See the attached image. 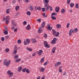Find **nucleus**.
<instances>
[{"instance_id": "nucleus-9", "label": "nucleus", "mask_w": 79, "mask_h": 79, "mask_svg": "<svg viewBox=\"0 0 79 79\" xmlns=\"http://www.w3.org/2000/svg\"><path fill=\"white\" fill-rule=\"evenodd\" d=\"M60 7L56 6L55 8V10L56 12H59V11L60 10Z\"/></svg>"}, {"instance_id": "nucleus-16", "label": "nucleus", "mask_w": 79, "mask_h": 79, "mask_svg": "<svg viewBox=\"0 0 79 79\" xmlns=\"http://www.w3.org/2000/svg\"><path fill=\"white\" fill-rule=\"evenodd\" d=\"M56 50V47H54L52 50V52L53 53H54L55 52Z\"/></svg>"}, {"instance_id": "nucleus-20", "label": "nucleus", "mask_w": 79, "mask_h": 79, "mask_svg": "<svg viewBox=\"0 0 79 79\" xmlns=\"http://www.w3.org/2000/svg\"><path fill=\"white\" fill-rule=\"evenodd\" d=\"M21 58H19V59H18L16 60H15V61L16 63H18V62H19V61H21Z\"/></svg>"}, {"instance_id": "nucleus-7", "label": "nucleus", "mask_w": 79, "mask_h": 79, "mask_svg": "<svg viewBox=\"0 0 79 79\" xmlns=\"http://www.w3.org/2000/svg\"><path fill=\"white\" fill-rule=\"evenodd\" d=\"M44 6L45 7H46V10H49V8L50 7V6L48 4L46 3L44 4Z\"/></svg>"}, {"instance_id": "nucleus-41", "label": "nucleus", "mask_w": 79, "mask_h": 79, "mask_svg": "<svg viewBox=\"0 0 79 79\" xmlns=\"http://www.w3.org/2000/svg\"><path fill=\"white\" fill-rule=\"evenodd\" d=\"M26 69H27L26 68H25L23 69L22 70L23 72H26Z\"/></svg>"}, {"instance_id": "nucleus-31", "label": "nucleus", "mask_w": 79, "mask_h": 79, "mask_svg": "<svg viewBox=\"0 0 79 79\" xmlns=\"http://www.w3.org/2000/svg\"><path fill=\"white\" fill-rule=\"evenodd\" d=\"M71 3V0H67V4L69 5Z\"/></svg>"}, {"instance_id": "nucleus-37", "label": "nucleus", "mask_w": 79, "mask_h": 79, "mask_svg": "<svg viewBox=\"0 0 79 79\" xmlns=\"http://www.w3.org/2000/svg\"><path fill=\"white\" fill-rule=\"evenodd\" d=\"M32 43H35L36 42V40L35 39H32Z\"/></svg>"}, {"instance_id": "nucleus-15", "label": "nucleus", "mask_w": 79, "mask_h": 79, "mask_svg": "<svg viewBox=\"0 0 79 79\" xmlns=\"http://www.w3.org/2000/svg\"><path fill=\"white\" fill-rule=\"evenodd\" d=\"M44 60H45V57H43L41 59L40 62L41 63H43L44 62Z\"/></svg>"}, {"instance_id": "nucleus-47", "label": "nucleus", "mask_w": 79, "mask_h": 79, "mask_svg": "<svg viewBox=\"0 0 79 79\" xmlns=\"http://www.w3.org/2000/svg\"><path fill=\"white\" fill-rule=\"evenodd\" d=\"M23 25H26V24H27V22H26V21H24L23 22Z\"/></svg>"}, {"instance_id": "nucleus-57", "label": "nucleus", "mask_w": 79, "mask_h": 79, "mask_svg": "<svg viewBox=\"0 0 79 79\" xmlns=\"http://www.w3.org/2000/svg\"><path fill=\"white\" fill-rule=\"evenodd\" d=\"M9 38V36L8 35H7L5 37V38L7 39H8Z\"/></svg>"}, {"instance_id": "nucleus-10", "label": "nucleus", "mask_w": 79, "mask_h": 79, "mask_svg": "<svg viewBox=\"0 0 79 79\" xmlns=\"http://www.w3.org/2000/svg\"><path fill=\"white\" fill-rule=\"evenodd\" d=\"M61 64V62H57L55 64V67H57L58 66L60 65V64Z\"/></svg>"}, {"instance_id": "nucleus-33", "label": "nucleus", "mask_w": 79, "mask_h": 79, "mask_svg": "<svg viewBox=\"0 0 79 79\" xmlns=\"http://www.w3.org/2000/svg\"><path fill=\"white\" fill-rule=\"evenodd\" d=\"M35 9H36L37 10H40L41 9V7H35Z\"/></svg>"}, {"instance_id": "nucleus-27", "label": "nucleus", "mask_w": 79, "mask_h": 79, "mask_svg": "<svg viewBox=\"0 0 79 79\" xmlns=\"http://www.w3.org/2000/svg\"><path fill=\"white\" fill-rule=\"evenodd\" d=\"M70 24H71L69 23H67V24H66L67 28H68V27H69V26H70Z\"/></svg>"}, {"instance_id": "nucleus-11", "label": "nucleus", "mask_w": 79, "mask_h": 79, "mask_svg": "<svg viewBox=\"0 0 79 79\" xmlns=\"http://www.w3.org/2000/svg\"><path fill=\"white\" fill-rule=\"evenodd\" d=\"M45 68L42 67L40 69V72L43 73V72H44V71H45Z\"/></svg>"}, {"instance_id": "nucleus-13", "label": "nucleus", "mask_w": 79, "mask_h": 79, "mask_svg": "<svg viewBox=\"0 0 79 79\" xmlns=\"http://www.w3.org/2000/svg\"><path fill=\"white\" fill-rule=\"evenodd\" d=\"M17 47H15L14 48V51L13 52V53L14 54H16V53H17Z\"/></svg>"}, {"instance_id": "nucleus-63", "label": "nucleus", "mask_w": 79, "mask_h": 79, "mask_svg": "<svg viewBox=\"0 0 79 79\" xmlns=\"http://www.w3.org/2000/svg\"><path fill=\"white\" fill-rule=\"evenodd\" d=\"M41 79H45V77H43Z\"/></svg>"}, {"instance_id": "nucleus-22", "label": "nucleus", "mask_w": 79, "mask_h": 79, "mask_svg": "<svg viewBox=\"0 0 79 79\" xmlns=\"http://www.w3.org/2000/svg\"><path fill=\"white\" fill-rule=\"evenodd\" d=\"M26 41H27V42L28 44H29L30 43V42H31V40L30 39H27L26 40Z\"/></svg>"}, {"instance_id": "nucleus-2", "label": "nucleus", "mask_w": 79, "mask_h": 79, "mask_svg": "<svg viewBox=\"0 0 79 79\" xmlns=\"http://www.w3.org/2000/svg\"><path fill=\"white\" fill-rule=\"evenodd\" d=\"M11 63V61L6 59H5L3 61V64L4 65H6V66H8Z\"/></svg>"}, {"instance_id": "nucleus-18", "label": "nucleus", "mask_w": 79, "mask_h": 79, "mask_svg": "<svg viewBox=\"0 0 79 79\" xmlns=\"http://www.w3.org/2000/svg\"><path fill=\"white\" fill-rule=\"evenodd\" d=\"M26 29L27 30H30V29H31V26L30 25H28L26 27Z\"/></svg>"}, {"instance_id": "nucleus-55", "label": "nucleus", "mask_w": 79, "mask_h": 79, "mask_svg": "<svg viewBox=\"0 0 79 79\" xmlns=\"http://www.w3.org/2000/svg\"><path fill=\"white\" fill-rule=\"evenodd\" d=\"M44 38H47V34H45L44 35Z\"/></svg>"}, {"instance_id": "nucleus-42", "label": "nucleus", "mask_w": 79, "mask_h": 79, "mask_svg": "<svg viewBox=\"0 0 79 79\" xmlns=\"http://www.w3.org/2000/svg\"><path fill=\"white\" fill-rule=\"evenodd\" d=\"M4 34L5 35H7V34H8V31H5L4 32Z\"/></svg>"}, {"instance_id": "nucleus-60", "label": "nucleus", "mask_w": 79, "mask_h": 79, "mask_svg": "<svg viewBox=\"0 0 79 79\" xmlns=\"http://www.w3.org/2000/svg\"><path fill=\"white\" fill-rule=\"evenodd\" d=\"M40 77H41L39 76L38 77L36 78V79H40Z\"/></svg>"}, {"instance_id": "nucleus-29", "label": "nucleus", "mask_w": 79, "mask_h": 79, "mask_svg": "<svg viewBox=\"0 0 79 79\" xmlns=\"http://www.w3.org/2000/svg\"><path fill=\"white\" fill-rule=\"evenodd\" d=\"M51 17L53 20H55V19H56V17H55V16H53L51 15Z\"/></svg>"}, {"instance_id": "nucleus-23", "label": "nucleus", "mask_w": 79, "mask_h": 79, "mask_svg": "<svg viewBox=\"0 0 79 79\" xmlns=\"http://www.w3.org/2000/svg\"><path fill=\"white\" fill-rule=\"evenodd\" d=\"M59 35H60V33L57 32L55 35L56 37H58V36H59Z\"/></svg>"}, {"instance_id": "nucleus-35", "label": "nucleus", "mask_w": 79, "mask_h": 79, "mask_svg": "<svg viewBox=\"0 0 79 79\" xmlns=\"http://www.w3.org/2000/svg\"><path fill=\"white\" fill-rule=\"evenodd\" d=\"M24 44L25 45H27V41H26V40H24Z\"/></svg>"}, {"instance_id": "nucleus-14", "label": "nucleus", "mask_w": 79, "mask_h": 79, "mask_svg": "<svg viewBox=\"0 0 79 79\" xmlns=\"http://www.w3.org/2000/svg\"><path fill=\"white\" fill-rule=\"evenodd\" d=\"M73 33H76L78 31V29L77 28H75L73 30Z\"/></svg>"}, {"instance_id": "nucleus-56", "label": "nucleus", "mask_w": 79, "mask_h": 79, "mask_svg": "<svg viewBox=\"0 0 79 79\" xmlns=\"http://www.w3.org/2000/svg\"><path fill=\"white\" fill-rule=\"evenodd\" d=\"M5 40V38H4V37H2L1 38V40L2 41H4V40Z\"/></svg>"}, {"instance_id": "nucleus-54", "label": "nucleus", "mask_w": 79, "mask_h": 79, "mask_svg": "<svg viewBox=\"0 0 79 79\" xmlns=\"http://www.w3.org/2000/svg\"><path fill=\"white\" fill-rule=\"evenodd\" d=\"M49 8H50V11H53V8L52 7H51L50 6V7H49Z\"/></svg>"}, {"instance_id": "nucleus-39", "label": "nucleus", "mask_w": 79, "mask_h": 79, "mask_svg": "<svg viewBox=\"0 0 79 79\" xmlns=\"http://www.w3.org/2000/svg\"><path fill=\"white\" fill-rule=\"evenodd\" d=\"M29 8L30 9V10H31V11H32L33 10V7L31 6H30L29 7Z\"/></svg>"}, {"instance_id": "nucleus-30", "label": "nucleus", "mask_w": 79, "mask_h": 79, "mask_svg": "<svg viewBox=\"0 0 79 79\" xmlns=\"http://www.w3.org/2000/svg\"><path fill=\"white\" fill-rule=\"evenodd\" d=\"M19 9V6H17L15 7V10L16 11L18 10Z\"/></svg>"}, {"instance_id": "nucleus-38", "label": "nucleus", "mask_w": 79, "mask_h": 79, "mask_svg": "<svg viewBox=\"0 0 79 79\" xmlns=\"http://www.w3.org/2000/svg\"><path fill=\"white\" fill-rule=\"evenodd\" d=\"M17 42L19 44H20L21 43V40H19L17 41Z\"/></svg>"}, {"instance_id": "nucleus-32", "label": "nucleus", "mask_w": 79, "mask_h": 79, "mask_svg": "<svg viewBox=\"0 0 79 79\" xmlns=\"http://www.w3.org/2000/svg\"><path fill=\"white\" fill-rule=\"evenodd\" d=\"M52 31L53 35H55V34H56V33L55 31V30H52Z\"/></svg>"}, {"instance_id": "nucleus-3", "label": "nucleus", "mask_w": 79, "mask_h": 79, "mask_svg": "<svg viewBox=\"0 0 79 79\" xmlns=\"http://www.w3.org/2000/svg\"><path fill=\"white\" fill-rule=\"evenodd\" d=\"M7 73L8 75H9V77L10 78V77H11L13 76V73L11 72L10 70H9L7 71Z\"/></svg>"}, {"instance_id": "nucleus-48", "label": "nucleus", "mask_w": 79, "mask_h": 79, "mask_svg": "<svg viewBox=\"0 0 79 79\" xmlns=\"http://www.w3.org/2000/svg\"><path fill=\"white\" fill-rule=\"evenodd\" d=\"M42 11L43 12L45 11V8H42Z\"/></svg>"}, {"instance_id": "nucleus-59", "label": "nucleus", "mask_w": 79, "mask_h": 79, "mask_svg": "<svg viewBox=\"0 0 79 79\" xmlns=\"http://www.w3.org/2000/svg\"><path fill=\"white\" fill-rule=\"evenodd\" d=\"M32 56H35V53H34L32 54Z\"/></svg>"}, {"instance_id": "nucleus-45", "label": "nucleus", "mask_w": 79, "mask_h": 79, "mask_svg": "<svg viewBox=\"0 0 79 79\" xmlns=\"http://www.w3.org/2000/svg\"><path fill=\"white\" fill-rule=\"evenodd\" d=\"M51 43L52 44H55L56 43V42L53 40L52 41Z\"/></svg>"}, {"instance_id": "nucleus-52", "label": "nucleus", "mask_w": 79, "mask_h": 79, "mask_svg": "<svg viewBox=\"0 0 79 79\" xmlns=\"http://www.w3.org/2000/svg\"><path fill=\"white\" fill-rule=\"evenodd\" d=\"M59 73H62V69H59Z\"/></svg>"}, {"instance_id": "nucleus-50", "label": "nucleus", "mask_w": 79, "mask_h": 79, "mask_svg": "<svg viewBox=\"0 0 79 79\" xmlns=\"http://www.w3.org/2000/svg\"><path fill=\"white\" fill-rule=\"evenodd\" d=\"M48 63V61H46L45 63H44V66H46L47 64Z\"/></svg>"}, {"instance_id": "nucleus-36", "label": "nucleus", "mask_w": 79, "mask_h": 79, "mask_svg": "<svg viewBox=\"0 0 79 79\" xmlns=\"http://www.w3.org/2000/svg\"><path fill=\"white\" fill-rule=\"evenodd\" d=\"M18 31V28H15L14 30V33H16L17 31Z\"/></svg>"}, {"instance_id": "nucleus-51", "label": "nucleus", "mask_w": 79, "mask_h": 79, "mask_svg": "<svg viewBox=\"0 0 79 79\" xmlns=\"http://www.w3.org/2000/svg\"><path fill=\"white\" fill-rule=\"evenodd\" d=\"M37 21H38V22H39V23H40V22H41V19H37Z\"/></svg>"}, {"instance_id": "nucleus-4", "label": "nucleus", "mask_w": 79, "mask_h": 79, "mask_svg": "<svg viewBox=\"0 0 79 79\" xmlns=\"http://www.w3.org/2000/svg\"><path fill=\"white\" fill-rule=\"evenodd\" d=\"M10 17L9 16H7L6 17V24H8L10 22Z\"/></svg>"}, {"instance_id": "nucleus-43", "label": "nucleus", "mask_w": 79, "mask_h": 79, "mask_svg": "<svg viewBox=\"0 0 79 79\" xmlns=\"http://www.w3.org/2000/svg\"><path fill=\"white\" fill-rule=\"evenodd\" d=\"M18 57H19V56L18 55H15L14 56V58H18Z\"/></svg>"}, {"instance_id": "nucleus-34", "label": "nucleus", "mask_w": 79, "mask_h": 79, "mask_svg": "<svg viewBox=\"0 0 79 79\" xmlns=\"http://www.w3.org/2000/svg\"><path fill=\"white\" fill-rule=\"evenodd\" d=\"M57 15V14L55 12H54L52 14L51 16H56Z\"/></svg>"}, {"instance_id": "nucleus-25", "label": "nucleus", "mask_w": 79, "mask_h": 79, "mask_svg": "<svg viewBox=\"0 0 79 79\" xmlns=\"http://www.w3.org/2000/svg\"><path fill=\"white\" fill-rule=\"evenodd\" d=\"M10 9H8L6 10V13L7 14H8L9 13H10Z\"/></svg>"}, {"instance_id": "nucleus-26", "label": "nucleus", "mask_w": 79, "mask_h": 79, "mask_svg": "<svg viewBox=\"0 0 79 79\" xmlns=\"http://www.w3.org/2000/svg\"><path fill=\"white\" fill-rule=\"evenodd\" d=\"M75 8H77L78 9L79 8V4L78 3H77L75 6Z\"/></svg>"}, {"instance_id": "nucleus-21", "label": "nucleus", "mask_w": 79, "mask_h": 79, "mask_svg": "<svg viewBox=\"0 0 79 79\" xmlns=\"http://www.w3.org/2000/svg\"><path fill=\"white\" fill-rule=\"evenodd\" d=\"M22 70V67H21V66L19 67L18 69V71H19V72H21Z\"/></svg>"}, {"instance_id": "nucleus-5", "label": "nucleus", "mask_w": 79, "mask_h": 79, "mask_svg": "<svg viewBox=\"0 0 79 79\" xmlns=\"http://www.w3.org/2000/svg\"><path fill=\"white\" fill-rule=\"evenodd\" d=\"M43 52V51L42 50H40L39 51H37V53H38V54L39 56H41L42 55Z\"/></svg>"}, {"instance_id": "nucleus-40", "label": "nucleus", "mask_w": 79, "mask_h": 79, "mask_svg": "<svg viewBox=\"0 0 79 79\" xmlns=\"http://www.w3.org/2000/svg\"><path fill=\"white\" fill-rule=\"evenodd\" d=\"M49 0H44V2L46 3H49Z\"/></svg>"}, {"instance_id": "nucleus-8", "label": "nucleus", "mask_w": 79, "mask_h": 79, "mask_svg": "<svg viewBox=\"0 0 79 79\" xmlns=\"http://www.w3.org/2000/svg\"><path fill=\"white\" fill-rule=\"evenodd\" d=\"M73 33H74L72 29H71L69 32V36H71L73 34Z\"/></svg>"}, {"instance_id": "nucleus-62", "label": "nucleus", "mask_w": 79, "mask_h": 79, "mask_svg": "<svg viewBox=\"0 0 79 79\" xmlns=\"http://www.w3.org/2000/svg\"><path fill=\"white\" fill-rule=\"evenodd\" d=\"M63 75H66V72H64L63 73Z\"/></svg>"}, {"instance_id": "nucleus-53", "label": "nucleus", "mask_w": 79, "mask_h": 79, "mask_svg": "<svg viewBox=\"0 0 79 79\" xmlns=\"http://www.w3.org/2000/svg\"><path fill=\"white\" fill-rule=\"evenodd\" d=\"M53 40H54V41H55L56 42V41L57 40V39L54 38L53 39Z\"/></svg>"}, {"instance_id": "nucleus-58", "label": "nucleus", "mask_w": 79, "mask_h": 79, "mask_svg": "<svg viewBox=\"0 0 79 79\" xmlns=\"http://www.w3.org/2000/svg\"><path fill=\"white\" fill-rule=\"evenodd\" d=\"M42 15L44 17H45V13H44Z\"/></svg>"}, {"instance_id": "nucleus-1", "label": "nucleus", "mask_w": 79, "mask_h": 79, "mask_svg": "<svg viewBox=\"0 0 79 79\" xmlns=\"http://www.w3.org/2000/svg\"><path fill=\"white\" fill-rule=\"evenodd\" d=\"M45 26V22L44 21L42 23L41 27H40L38 29V33L39 34H40L43 32L44 27Z\"/></svg>"}, {"instance_id": "nucleus-28", "label": "nucleus", "mask_w": 79, "mask_h": 79, "mask_svg": "<svg viewBox=\"0 0 79 79\" xmlns=\"http://www.w3.org/2000/svg\"><path fill=\"white\" fill-rule=\"evenodd\" d=\"M74 3H70V6L71 8H73V6H74Z\"/></svg>"}, {"instance_id": "nucleus-44", "label": "nucleus", "mask_w": 79, "mask_h": 79, "mask_svg": "<svg viewBox=\"0 0 79 79\" xmlns=\"http://www.w3.org/2000/svg\"><path fill=\"white\" fill-rule=\"evenodd\" d=\"M26 72L28 74L30 73V71H29V70H28V69H27L26 70Z\"/></svg>"}, {"instance_id": "nucleus-6", "label": "nucleus", "mask_w": 79, "mask_h": 79, "mask_svg": "<svg viewBox=\"0 0 79 79\" xmlns=\"http://www.w3.org/2000/svg\"><path fill=\"white\" fill-rule=\"evenodd\" d=\"M44 45L46 48H50V45L48 44V43L47 41H45L44 42Z\"/></svg>"}, {"instance_id": "nucleus-49", "label": "nucleus", "mask_w": 79, "mask_h": 79, "mask_svg": "<svg viewBox=\"0 0 79 79\" xmlns=\"http://www.w3.org/2000/svg\"><path fill=\"white\" fill-rule=\"evenodd\" d=\"M10 51V49L8 48H6V52H8Z\"/></svg>"}, {"instance_id": "nucleus-17", "label": "nucleus", "mask_w": 79, "mask_h": 79, "mask_svg": "<svg viewBox=\"0 0 79 79\" xmlns=\"http://www.w3.org/2000/svg\"><path fill=\"white\" fill-rule=\"evenodd\" d=\"M56 27L57 29H60V28L61 27V24H56Z\"/></svg>"}, {"instance_id": "nucleus-12", "label": "nucleus", "mask_w": 79, "mask_h": 79, "mask_svg": "<svg viewBox=\"0 0 79 79\" xmlns=\"http://www.w3.org/2000/svg\"><path fill=\"white\" fill-rule=\"evenodd\" d=\"M66 12V10L64 8H62L61 9V14H63V13H64Z\"/></svg>"}, {"instance_id": "nucleus-24", "label": "nucleus", "mask_w": 79, "mask_h": 79, "mask_svg": "<svg viewBox=\"0 0 79 79\" xmlns=\"http://www.w3.org/2000/svg\"><path fill=\"white\" fill-rule=\"evenodd\" d=\"M27 15L28 16H30L31 15V13L30 11H28L27 12Z\"/></svg>"}, {"instance_id": "nucleus-46", "label": "nucleus", "mask_w": 79, "mask_h": 79, "mask_svg": "<svg viewBox=\"0 0 79 79\" xmlns=\"http://www.w3.org/2000/svg\"><path fill=\"white\" fill-rule=\"evenodd\" d=\"M27 50H28V51H30V52L32 51V49L31 48H28Z\"/></svg>"}, {"instance_id": "nucleus-19", "label": "nucleus", "mask_w": 79, "mask_h": 79, "mask_svg": "<svg viewBox=\"0 0 79 79\" xmlns=\"http://www.w3.org/2000/svg\"><path fill=\"white\" fill-rule=\"evenodd\" d=\"M47 29H48L49 30H52V27H50V26L49 25H48L47 26Z\"/></svg>"}, {"instance_id": "nucleus-64", "label": "nucleus", "mask_w": 79, "mask_h": 79, "mask_svg": "<svg viewBox=\"0 0 79 79\" xmlns=\"http://www.w3.org/2000/svg\"><path fill=\"white\" fill-rule=\"evenodd\" d=\"M12 29H14V27H11Z\"/></svg>"}, {"instance_id": "nucleus-61", "label": "nucleus", "mask_w": 79, "mask_h": 79, "mask_svg": "<svg viewBox=\"0 0 79 79\" xmlns=\"http://www.w3.org/2000/svg\"><path fill=\"white\" fill-rule=\"evenodd\" d=\"M69 12H70V13H72V10H69Z\"/></svg>"}]
</instances>
